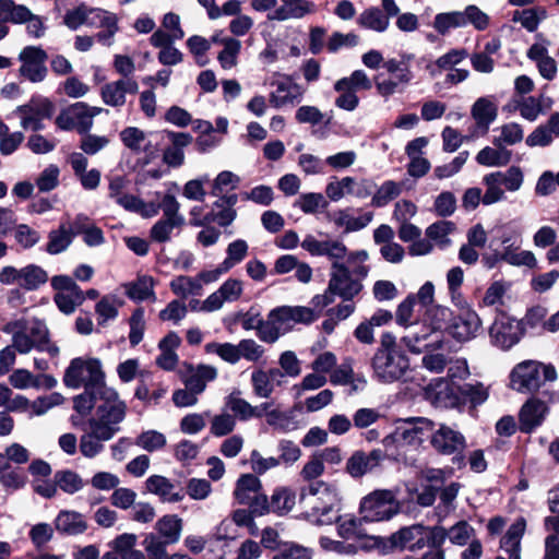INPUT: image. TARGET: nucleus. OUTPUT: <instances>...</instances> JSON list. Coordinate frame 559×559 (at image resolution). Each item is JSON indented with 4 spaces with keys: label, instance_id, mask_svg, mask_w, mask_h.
Segmentation results:
<instances>
[{
    "label": "nucleus",
    "instance_id": "nucleus-1",
    "mask_svg": "<svg viewBox=\"0 0 559 559\" xmlns=\"http://www.w3.org/2000/svg\"><path fill=\"white\" fill-rule=\"evenodd\" d=\"M2 332L11 335V344L20 354H28L33 349L46 352L51 357L59 354V347L50 342V333L46 323L37 318H20L9 321Z\"/></svg>",
    "mask_w": 559,
    "mask_h": 559
},
{
    "label": "nucleus",
    "instance_id": "nucleus-2",
    "mask_svg": "<svg viewBox=\"0 0 559 559\" xmlns=\"http://www.w3.org/2000/svg\"><path fill=\"white\" fill-rule=\"evenodd\" d=\"M453 311L440 305H433L426 309L425 320L429 322V328H425L424 333H413L402 337V342L413 354H420L423 350H435L443 346L441 340L427 343L431 332L445 331L450 334V324L453 321Z\"/></svg>",
    "mask_w": 559,
    "mask_h": 559
},
{
    "label": "nucleus",
    "instance_id": "nucleus-3",
    "mask_svg": "<svg viewBox=\"0 0 559 559\" xmlns=\"http://www.w3.org/2000/svg\"><path fill=\"white\" fill-rule=\"evenodd\" d=\"M102 393L103 400L97 404L95 414L88 418L87 424L114 438L121 430L120 425L126 419L128 407L114 388Z\"/></svg>",
    "mask_w": 559,
    "mask_h": 559
},
{
    "label": "nucleus",
    "instance_id": "nucleus-4",
    "mask_svg": "<svg viewBox=\"0 0 559 559\" xmlns=\"http://www.w3.org/2000/svg\"><path fill=\"white\" fill-rule=\"evenodd\" d=\"M63 382L71 389H103L109 390L106 384L105 372L99 359L78 357L71 360L66 369Z\"/></svg>",
    "mask_w": 559,
    "mask_h": 559
},
{
    "label": "nucleus",
    "instance_id": "nucleus-5",
    "mask_svg": "<svg viewBox=\"0 0 559 559\" xmlns=\"http://www.w3.org/2000/svg\"><path fill=\"white\" fill-rule=\"evenodd\" d=\"M333 272L329 281L328 288L322 295H314L311 304L314 307H326L334 301V296H340L343 300H352L362 289L359 281L352 277L349 269L337 261L332 263Z\"/></svg>",
    "mask_w": 559,
    "mask_h": 559
},
{
    "label": "nucleus",
    "instance_id": "nucleus-6",
    "mask_svg": "<svg viewBox=\"0 0 559 559\" xmlns=\"http://www.w3.org/2000/svg\"><path fill=\"white\" fill-rule=\"evenodd\" d=\"M437 395L449 401L452 407H462L469 404L477 407L484 404L489 396L488 390L481 382L456 384L453 381L439 379L437 385Z\"/></svg>",
    "mask_w": 559,
    "mask_h": 559
},
{
    "label": "nucleus",
    "instance_id": "nucleus-7",
    "mask_svg": "<svg viewBox=\"0 0 559 559\" xmlns=\"http://www.w3.org/2000/svg\"><path fill=\"white\" fill-rule=\"evenodd\" d=\"M359 511L364 522H380L393 518L399 512V504L391 490L377 489L361 499Z\"/></svg>",
    "mask_w": 559,
    "mask_h": 559
},
{
    "label": "nucleus",
    "instance_id": "nucleus-8",
    "mask_svg": "<svg viewBox=\"0 0 559 559\" xmlns=\"http://www.w3.org/2000/svg\"><path fill=\"white\" fill-rule=\"evenodd\" d=\"M102 107L90 106L86 103L78 102L63 109L56 118V124L61 130H75L80 134H86L93 127V120L102 114Z\"/></svg>",
    "mask_w": 559,
    "mask_h": 559
},
{
    "label": "nucleus",
    "instance_id": "nucleus-9",
    "mask_svg": "<svg viewBox=\"0 0 559 559\" xmlns=\"http://www.w3.org/2000/svg\"><path fill=\"white\" fill-rule=\"evenodd\" d=\"M523 321H518L504 311H499L489 329L491 343L503 350H509L525 335Z\"/></svg>",
    "mask_w": 559,
    "mask_h": 559
},
{
    "label": "nucleus",
    "instance_id": "nucleus-10",
    "mask_svg": "<svg viewBox=\"0 0 559 559\" xmlns=\"http://www.w3.org/2000/svg\"><path fill=\"white\" fill-rule=\"evenodd\" d=\"M371 366L379 382L392 383L404 377L409 368V359L404 352L394 354L376 352Z\"/></svg>",
    "mask_w": 559,
    "mask_h": 559
},
{
    "label": "nucleus",
    "instance_id": "nucleus-11",
    "mask_svg": "<svg viewBox=\"0 0 559 559\" xmlns=\"http://www.w3.org/2000/svg\"><path fill=\"white\" fill-rule=\"evenodd\" d=\"M47 281V272L36 264H28L21 269L8 265L2 267L0 271L1 284L17 285L28 292L38 289Z\"/></svg>",
    "mask_w": 559,
    "mask_h": 559
},
{
    "label": "nucleus",
    "instance_id": "nucleus-12",
    "mask_svg": "<svg viewBox=\"0 0 559 559\" xmlns=\"http://www.w3.org/2000/svg\"><path fill=\"white\" fill-rule=\"evenodd\" d=\"M156 533L148 534L143 547L150 559H166V547L175 543V516L164 515L155 524Z\"/></svg>",
    "mask_w": 559,
    "mask_h": 559
},
{
    "label": "nucleus",
    "instance_id": "nucleus-13",
    "mask_svg": "<svg viewBox=\"0 0 559 559\" xmlns=\"http://www.w3.org/2000/svg\"><path fill=\"white\" fill-rule=\"evenodd\" d=\"M53 105L45 97H33L27 104L15 109L24 130L38 131L44 128L43 121L52 116Z\"/></svg>",
    "mask_w": 559,
    "mask_h": 559
},
{
    "label": "nucleus",
    "instance_id": "nucleus-14",
    "mask_svg": "<svg viewBox=\"0 0 559 559\" xmlns=\"http://www.w3.org/2000/svg\"><path fill=\"white\" fill-rule=\"evenodd\" d=\"M47 52L38 46H26L19 53L20 75L32 83H39L47 75Z\"/></svg>",
    "mask_w": 559,
    "mask_h": 559
},
{
    "label": "nucleus",
    "instance_id": "nucleus-15",
    "mask_svg": "<svg viewBox=\"0 0 559 559\" xmlns=\"http://www.w3.org/2000/svg\"><path fill=\"white\" fill-rule=\"evenodd\" d=\"M428 437L430 447L438 455L450 456L467 447L465 436L445 424H440Z\"/></svg>",
    "mask_w": 559,
    "mask_h": 559
},
{
    "label": "nucleus",
    "instance_id": "nucleus-16",
    "mask_svg": "<svg viewBox=\"0 0 559 559\" xmlns=\"http://www.w3.org/2000/svg\"><path fill=\"white\" fill-rule=\"evenodd\" d=\"M175 14L169 12L163 19V28L155 31L150 43L153 47L158 48V61L165 66L175 64Z\"/></svg>",
    "mask_w": 559,
    "mask_h": 559
},
{
    "label": "nucleus",
    "instance_id": "nucleus-17",
    "mask_svg": "<svg viewBox=\"0 0 559 559\" xmlns=\"http://www.w3.org/2000/svg\"><path fill=\"white\" fill-rule=\"evenodd\" d=\"M177 374L186 388H191L202 394L207 383L217 378L218 372L217 369L211 365L199 364L194 366L192 362L183 361Z\"/></svg>",
    "mask_w": 559,
    "mask_h": 559
},
{
    "label": "nucleus",
    "instance_id": "nucleus-18",
    "mask_svg": "<svg viewBox=\"0 0 559 559\" xmlns=\"http://www.w3.org/2000/svg\"><path fill=\"white\" fill-rule=\"evenodd\" d=\"M385 459L386 454L381 449H373L369 453L356 450L348 457L345 472L355 479L361 478L367 473L379 467Z\"/></svg>",
    "mask_w": 559,
    "mask_h": 559
},
{
    "label": "nucleus",
    "instance_id": "nucleus-19",
    "mask_svg": "<svg viewBox=\"0 0 559 559\" xmlns=\"http://www.w3.org/2000/svg\"><path fill=\"white\" fill-rule=\"evenodd\" d=\"M539 366L534 361L518 364L510 373V385L512 389L526 393L535 392L542 385Z\"/></svg>",
    "mask_w": 559,
    "mask_h": 559
},
{
    "label": "nucleus",
    "instance_id": "nucleus-20",
    "mask_svg": "<svg viewBox=\"0 0 559 559\" xmlns=\"http://www.w3.org/2000/svg\"><path fill=\"white\" fill-rule=\"evenodd\" d=\"M119 19L116 13L100 8H93L90 17V27L102 28L95 36L104 46H111L114 37L119 31Z\"/></svg>",
    "mask_w": 559,
    "mask_h": 559
},
{
    "label": "nucleus",
    "instance_id": "nucleus-21",
    "mask_svg": "<svg viewBox=\"0 0 559 559\" xmlns=\"http://www.w3.org/2000/svg\"><path fill=\"white\" fill-rule=\"evenodd\" d=\"M139 84L133 78L119 79L106 83L100 88L102 100L111 107H121L126 104L127 94H136Z\"/></svg>",
    "mask_w": 559,
    "mask_h": 559
},
{
    "label": "nucleus",
    "instance_id": "nucleus-22",
    "mask_svg": "<svg viewBox=\"0 0 559 559\" xmlns=\"http://www.w3.org/2000/svg\"><path fill=\"white\" fill-rule=\"evenodd\" d=\"M481 326V320L471 307H462L457 316H453L450 324V335L457 341H467L474 337Z\"/></svg>",
    "mask_w": 559,
    "mask_h": 559
},
{
    "label": "nucleus",
    "instance_id": "nucleus-23",
    "mask_svg": "<svg viewBox=\"0 0 559 559\" xmlns=\"http://www.w3.org/2000/svg\"><path fill=\"white\" fill-rule=\"evenodd\" d=\"M545 403L537 399L528 400L519 413V429L523 433H532L544 421Z\"/></svg>",
    "mask_w": 559,
    "mask_h": 559
},
{
    "label": "nucleus",
    "instance_id": "nucleus-24",
    "mask_svg": "<svg viewBox=\"0 0 559 559\" xmlns=\"http://www.w3.org/2000/svg\"><path fill=\"white\" fill-rule=\"evenodd\" d=\"M526 520L519 516L500 539V547L509 554V559H521V539L525 533ZM495 559H506L497 556Z\"/></svg>",
    "mask_w": 559,
    "mask_h": 559
},
{
    "label": "nucleus",
    "instance_id": "nucleus-25",
    "mask_svg": "<svg viewBox=\"0 0 559 559\" xmlns=\"http://www.w3.org/2000/svg\"><path fill=\"white\" fill-rule=\"evenodd\" d=\"M269 318L280 321V324L294 321L308 325L316 321L317 316L313 309L305 306H280L269 312Z\"/></svg>",
    "mask_w": 559,
    "mask_h": 559
},
{
    "label": "nucleus",
    "instance_id": "nucleus-26",
    "mask_svg": "<svg viewBox=\"0 0 559 559\" xmlns=\"http://www.w3.org/2000/svg\"><path fill=\"white\" fill-rule=\"evenodd\" d=\"M12 17L14 24L25 25V32L29 37L38 39L45 36L47 29L45 20L34 14L26 5L15 3V14Z\"/></svg>",
    "mask_w": 559,
    "mask_h": 559
},
{
    "label": "nucleus",
    "instance_id": "nucleus-27",
    "mask_svg": "<svg viewBox=\"0 0 559 559\" xmlns=\"http://www.w3.org/2000/svg\"><path fill=\"white\" fill-rule=\"evenodd\" d=\"M111 439L112 438L86 423L85 432L80 438V452L84 457L93 459L104 451V443Z\"/></svg>",
    "mask_w": 559,
    "mask_h": 559
},
{
    "label": "nucleus",
    "instance_id": "nucleus-28",
    "mask_svg": "<svg viewBox=\"0 0 559 559\" xmlns=\"http://www.w3.org/2000/svg\"><path fill=\"white\" fill-rule=\"evenodd\" d=\"M148 145L158 152H163V162L170 166L175 165V133L167 130L150 133Z\"/></svg>",
    "mask_w": 559,
    "mask_h": 559
},
{
    "label": "nucleus",
    "instance_id": "nucleus-29",
    "mask_svg": "<svg viewBox=\"0 0 559 559\" xmlns=\"http://www.w3.org/2000/svg\"><path fill=\"white\" fill-rule=\"evenodd\" d=\"M0 484L9 492L23 489L27 484V475L24 471L5 465L4 459H0Z\"/></svg>",
    "mask_w": 559,
    "mask_h": 559
},
{
    "label": "nucleus",
    "instance_id": "nucleus-30",
    "mask_svg": "<svg viewBox=\"0 0 559 559\" xmlns=\"http://www.w3.org/2000/svg\"><path fill=\"white\" fill-rule=\"evenodd\" d=\"M471 114L478 127L488 130L490 123L497 118L498 108L496 104L488 98L479 97L472 106Z\"/></svg>",
    "mask_w": 559,
    "mask_h": 559
},
{
    "label": "nucleus",
    "instance_id": "nucleus-31",
    "mask_svg": "<svg viewBox=\"0 0 559 559\" xmlns=\"http://www.w3.org/2000/svg\"><path fill=\"white\" fill-rule=\"evenodd\" d=\"M73 239V234L70 233L68 225L61 223L57 229L49 231L45 250L52 255L62 253L71 246Z\"/></svg>",
    "mask_w": 559,
    "mask_h": 559
},
{
    "label": "nucleus",
    "instance_id": "nucleus-32",
    "mask_svg": "<svg viewBox=\"0 0 559 559\" xmlns=\"http://www.w3.org/2000/svg\"><path fill=\"white\" fill-rule=\"evenodd\" d=\"M83 515L74 511H61L56 519V528L68 535H78L86 530Z\"/></svg>",
    "mask_w": 559,
    "mask_h": 559
},
{
    "label": "nucleus",
    "instance_id": "nucleus-33",
    "mask_svg": "<svg viewBox=\"0 0 559 559\" xmlns=\"http://www.w3.org/2000/svg\"><path fill=\"white\" fill-rule=\"evenodd\" d=\"M117 374L121 382L129 383L134 379L139 381H151L152 373L148 370L140 368V361L136 358H129L117 366Z\"/></svg>",
    "mask_w": 559,
    "mask_h": 559
},
{
    "label": "nucleus",
    "instance_id": "nucleus-34",
    "mask_svg": "<svg viewBox=\"0 0 559 559\" xmlns=\"http://www.w3.org/2000/svg\"><path fill=\"white\" fill-rule=\"evenodd\" d=\"M468 56L467 50L462 49H451L443 56L439 57L435 62L428 61L426 69L429 71L430 75L433 78L441 72V70L452 69V67L462 62Z\"/></svg>",
    "mask_w": 559,
    "mask_h": 559
},
{
    "label": "nucleus",
    "instance_id": "nucleus-35",
    "mask_svg": "<svg viewBox=\"0 0 559 559\" xmlns=\"http://www.w3.org/2000/svg\"><path fill=\"white\" fill-rule=\"evenodd\" d=\"M354 359L346 357L340 366H335L330 374V381L334 385H348L350 384L349 394L358 391V385L354 383Z\"/></svg>",
    "mask_w": 559,
    "mask_h": 559
},
{
    "label": "nucleus",
    "instance_id": "nucleus-36",
    "mask_svg": "<svg viewBox=\"0 0 559 559\" xmlns=\"http://www.w3.org/2000/svg\"><path fill=\"white\" fill-rule=\"evenodd\" d=\"M262 489L261 480L253 474H242L236 481L234 497L239 504L249 502L248 492H260Z\"/></svg>",
    "mask_w": 559,
    "mask_h": 559
},
{
    "label": "nucleus",
    "instance_id": "nucleus-37",
    "mask_svg": "<svg viewBox=\"0 0 559 559\" xmlns=\"http://www.w3.org/2000/svg\"><path fill=\"white\" fill-rule=\"evenodd\" d=\"M427 531V527L423 524H414L412 526L401 527L397 532L393 533L389 538V550L392 551L395 548L404 549L407 544L414 542L417 535L423 534Z\"/></svg>",
    "mask_w": 559,
    "mask_h": 559
},
{
    "label": "nucleus",
    "instance_id": "nucleus-38",
    "mask_svg": "<svg viewBox=\"0 0 559 559\" xmlns=\"http://www.w3.org/2000/svg\"><path fill=\"white\" fill-rule=\"evenodd\" d=\"M103 389H84L73 399V408L82 416H86L103 400Z\"/></svg>",
    "mask_w": 559,
    "mask_h": 559
},
{
    "label": "nucleus",
    "instance_id": "nucleus-39",
    "mask_svg": "<svg viewBox=\"0 0 559 559\" xmlns=\"http://www.w3.org/2000/svg\"><path fill=\"white\" fill-rule=\"evenodd\" d=\"M145 488L148 492L158 496L163 502H170L175 499L173 483L160 475H152L145 480Z\"/></svg>",
    "mask_w": 559,
    "mask_h": 559
},
{
    "label": "nucleus",
    "instance_id": "nucleus-40",
    "mask_svg": "<svg viewBox=\"0 0 559 559\" xmlns=\"http://www.w3.org/2000/svg\"><path fill=\"white\" fill-rule=\"evenodd\" d=\"M358 24L368 29L379 33L384 32L389 26V19L377 7L366 9L358 17Z\"/></svg>",
    "mask_w": 559,
    "mask_h": 559
},
{
    "label": "nucleus",
    "instance_id": "nucleus-41",
    "mask_svg": "<svg viewBox=\"0 0 559 559\" xmlns=\"http://www.w3.org/2000/svg\"><path fill=\"white\" fill-rule=\"evenodd\" d=\"M296 495L287 487L276 488L271 496V510L277 515L288 513L295 506Z\"/></svg>",
    "mask_w": 559,
    "mask_h": 559
},
{
    "label": "nucleus",
    "instance_id": "nucleus-42",
    "mask_svg": "<svg viewBox=\"0 0 559 559\" xmlns=\"http://www.w3.org/2000/svg\"><path fill=\"white\" fill-rule=\"evenodd\" d=\"M160 354L156 357V365L167 371L175 369V333L169 332L158 343Z\"/></svg>",
    "mask_w": 559,
    "mask_h": 559
},
{
    "label": "nucleus",
    "instance_id": "nucleus-43",
    "mask_svg": "<svg viewBox=\"0 0 559 559\" xmlns=\"http://www.w3.org/2000/svg\"><path fill=\"white\" fill-rule=\"evenodd\" d=\"M402 193V182L385 180L380 188L376 189L371 199V205L383 207Z\"/></svg>",
    "mask_w": 559,
    "mask_h": 559
},
{
    "label": "nucleus",
    "instance_id": "nucleus-44",
    "mask_svg": "<svg viewBox=\"0 0 559 559\" xmlns=\"http://www.w3.org/2000/svg\"><path fill=\"white\" fill-rule=\"evenodd\" d=\"M371 87V81L362 70H355L349 78H342L334 84V90L336 92H341L343 90L368 91Z\"/></svg>",
    "mask_w": 559,
    "mask_h": 559
},
{
    "label": "nucleus",
    "instance_id": "nucleus-45",
    "mask_svg": "<svg viewBox=\"0 0 559 559\" xmlns=\"http://www.w3.org/2000/svg\"><path fill=\"white\" fill-rule=\"evenodd\" d=\"M373 218L372 212H367L359 217H349L347 210H340L337 216L334 218L336 226H345L344 233L357 231L365 228Z\"/></svg>",
    "mask_w": 559,
    "mask_h": 559
},
{
    "label": "nucleus",
    "instance_id": "nucleus-46",
    "mask_svg": "<svg viewBox=\"0 0 559 559\" xmlns=\"http://www.w3.org/2000/svg\"><path fill=\"white\" fill-rule=\"evenodd\" d=\"M165 219L158 221L151 229V237L157 242L170 240V235L175 228V212L170 206L165 205Z\"/></svg>",
    "mask_w": 559,
    "mask_h": 559
},
{
    "label": "nucleus",
    "instance_id": "nucleus-47",
    "mask_svg": "<svg viewBox=\"0 0 559 559\" xmlns=\"http://www.w3.org/2000/svg\"><path fill=\"white\" fill-rule=\"evenodd\" d=\"M57 486L66 493L73 495L84 487L82 477L70 469L58 471L55 474Z\"/></svg>",
    "mask_w": 559,
    "mask_h": 559
},
{
    "label": "nucleus",
    "instance_id": "nucleus-48",
    "mask_svg": "<svg viewBox=\"0 0 559 559\" xmlns=\"http://www.w3.org/2000/svg\"><path fill=\"white\" fill-rule=\"evenodd\" d=\"M463 26H465V21L460 11L438 13L435 16L433 27L440 35H445L451 28Z\"/></svg>",
    "mask_w": 559,
    "mask_h": 559
},
{
    "label": "nucleus",
    "instance_id": "nucleus-49",
    "mask_svg": "<svg viewBox=\"0 0 559 559\" xmlns=\"http://www.w3.org/2000/svg\"><path fill=\"white\" fill-rule=\"evenodd\" d=\"M241 49L240 40L226 37L224 40V48L218 52L217 60L221 67L225 70L230 69L237 64V57Z\"/></svg>",
    "mask_w": 559,
    "mask_h": 559
},
{
    "label": "nucleus",
    "instance_id": "nucleus-50",
    "mask_svg": "<svg viewBox=\"0 0 559 559\" xmlns=\"http://www.w3.org/2000/svg\"><path fill=\"white\" fill-rule=\"evenodd\" d=\"M501 171L490 173L484 177L483 181L487 186V189L481 198V202L485 205L493 204L503 198L504 192L498 187V183H501Z\"/></svg>",
    "mask_w": 559,
    "mask_h": 559
},
{
    "label": "nucleus",
    "instance_id": "nucleus-51",
    "mask_svg": "<svg viewBox=\"0 0 559 559\" xmlns=\"http://www.w3.org/2000/svg\"><path fill=\"white\" fill-rule=\"evenodd\" d=\"M85 300L83 292L56 293L53 301L58 309L64 314H71Z\"/></svg>",
    "mask_w": 559,
    "mask_h": 559
},
{
    "label": "nucleus",
    "instance_id": "nucleus-52",
    "mask_svg": "<svg viewBox=\"0 0 559 559\" xmlns=\"http://www.w3.org/2000/svg\"><path fill=\"white\" fill-rule=\"evenodd\" d=\"M119 136L124 146L133 152L139 153L146 147V134L144 131L136 127L124 128L120 132Z\"/></svg>",
    "mask_w": 559,
    "mask_h": 559
},
{
    "label": "nucleus",
    "instance_id": "nucleus-53",
    "mask_svg": "<svg viewBox=\"0 0 559 559\" xmlns=\"http://www.w3.org/2000/svg\"><path fill=\"white\" fill-rule=\"evenodd\" d=\"M129 298L143 301L153 296V280L148 276L139 277L135 282L127 286Z\"/></svg>",
    "mask_w": 559,
    "mask_h": 559
},
{
    "label": "nucleus",
    "instance_id": "nucleus-54",
    "mask_svg": "<svg viewBox=\"0 0 559 559\" xmlns=\"http://www.w3.org/2000/svg\"><path fill=\"white\" fill-rule=\"evenodd\" d=\"M93 8L82 3L76 8L69 10L64 15V24L70 29H78L82 25L88 26L91 12Z\"/></svg>",
    "mask_w": 559,
    "mask_h": 559
},
{
    "label": "nucleus",
    "instance_id": "nucleus-55",
    "mask_svg": "<svg viewBox=\"0 0 559 559\" xmlns=\"http://www.w3.org/2000/svg\"><path fill=\"white\" fill-rule=\"evenodd\" d=\"M134 444L147 452H154L164 448L166 438L156 430H147L136 437Z\"/></svg>",
    "mask_w": 559,
    "mask_h": 559
},
{
    "label": "nucleus",
    "instance_id": "nucleus-56",
    "mask_svg": "<svg viewBox=\"0 0 559 559\" xmlns=\"http://www.w3.org/2000/svg\"><path fill=\"white\" fill-rule=\"evenodd\" d=\"M226 405L238 415L241 420H247L251 417H262V413H255V407L251 406L246 400L236 396L235 393L228 396Z\"/></svg>",
    "mask_w": 559,
    "mask_h": 559
},
{
    "label": "nucleus",
    "instance_id": "nucleus-57",
    "mask_svg": "<svg viewBox=\"0 0 559 559\" xmlns=\"http://www.w3.org/2000/svg\"><path fill=\"white\" fill-rule=\"evenodd\" d=\"M116 203L127 211L140 213L143 216H151L156 213L152 204L146 205L141 199L133 194L124 193Z\"/></svg>",
    "mask_w": 559,
    "mask_h": 559
},
{
    "label": "nucleus",
    "instance_id": "nucleus-58",
    "mask_svg": "<svg viewBox=\"0 0 559 559\" xmlns=\"http://www.w3.org/2000/svg\"><path fill=\"white\" fill-rule=\"evenodd\" d=\"M129 341L131 346H136L143 340L145 330L144 310L138 308L133 311L130 320Z\"/></svg>",
    "mask_w": 559,
    "mask_h": 559
},
{
    "label": "nucleus",
    "instance_id": "nucleus-59",
    "mask_svg": "<svg viewBox=\"0 0 559 559\" xmlns=\"http://www.w3.org/2000/svg\"><path fill=\"white\" fill-rule=\"evenodd\" d=\"M202 294L203 287L197 276H177V296H179L181 299L187 298L189 295L201 296Z\"/></svg>",
    "mask_w": 559,
    "mask_h": 559
},
{
    "label": "nucleus",
    "instance_id": "nucleus-60",
    "mask_svg": "<svg viewBox=\"0 0 559 559\" xmlns=\"http://www.w3.org/2000/svg\"><path fill=\"white\" fill-rule=\"evenodd\" d=\"M29 451L20 443H12L4 449V452L0 453V459H4L5 465L14 463L16 465H23L29 461Z\"/></svg>",
    "mask_w": 559,
    "mask_h": 559
},
{
    "label": "nucleus",
    "instance_id": "nucleus-61",
    "mask_svg": "<svg viewBox=\"0 0 559 559\" xmlns=\"http://www.w3.org/2000/svg\"><path fill=\"white\" fill-rule=\"evenodd\" d=\"M462 13L465 26L469 23L477 31H485L489 26V16L475 4L467 5Z\"/></svg>",
    "mask_w": 559,
    "mask_h": 559
},
{
    "label": "nucleus",
    "instance_id": "nucleus-62",
    "mask_svg": "<svg viewBox=\"0 0 559 559\" xmlns=\"http://www.w3.org/2000/svg\"><path fill=\"white\" fill-rule=\"evenodd\" d=\"M435 212L440 217H449L456 210V198L451 191H442L435 200Z\"/></svg>",
    "mask_w": 559,
    "mask_h": 559
},
{
    "label": "nucleus",
    "instance_id": "nucleus-63",
    "mask_svg": "<svg viewBox=\"0 0 559 559\" xmlns=\"http://www.w3.org/2000/svg\"><path fill=\"white\" fill-rule=\"evenodd\" d=\"M253 392L260 397H270L274 386L270 381L269 374L264 370H255L251 374Z\"/></svg>",
    "mask_w": 559,
    "mask_h": 559
},
{
    "label": "nucleus",
    "instance_id": "nucleus-64",
    "mask_svg": "<svg viewBox=\"0 0 559 559\" xmlns=\"http://www.w3.org/2000/svg\"><path fill=\"white\" fill-rule=\"evenodd\" d=\"M272 559H311V552L299 544L285 542L280 552Z\"/></svg>",
    "mask_w": 559,
    "mask_h": 559
}]
</instances>
